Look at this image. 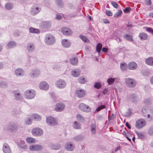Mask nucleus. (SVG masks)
Masks as SVG:
<instances>
[{
    "label": "nucleus",
    "instance_id": "nucleus-52",
    "mask_svg": "<svg viewBox=\"0 0 153 153\" xmlns=\"http://www.w3.org/2000/svg\"><path fill=\"white\" fill-rule=\"evenodd\" d=\"M32 120L29 118H27L25 121L27 125H30L32 123Z\"/></svg>",
    "mask_w": 153,
    "mask_h": 153
},
{
    "label": "nucleus",
    "instance_id": "nucleus-59",
    "mask_svg": "<svg viewBox=\"0 0 153 153\" xmlns=\"http://www.w3.org/2000/svg\"><path fill=\"white\" fill-rule=\"evenodd\" d=\"M80 38L83 40L84 42H86L87 40V38L81 35L80 36Z\"/></svg>",
    "mask_w": 153,
    "mask_h": 153
},
{
    "label": "nucleus",
    "instance_id": "nucleus-45",
    "mask_svg": "<svg viewBox=\"0 0 153 153\" xmlns=\"http://www.w3.org/2000/svg\"><path fill=\"white\" fill-rule=\"evenodd\" d=\"M33 119L35 121H39L41 120V117L40 116L36 114L33 115Z\"/></svg>",
    "mask_w": 153,
    "mask_h": 153
},
{
    "label": "nucleus",
    "instance_id": "nucleus-19",
    "mask_svg": "<svg viewBox=\"0 0 153 153\" xmlns=\"http://www.w3.org/2000/svg\"><path fill=\"white\" fill-rule=\"evenodd\" d=\"M13 93L15 99L17 100H20L22 99V95L19 91H15L13 92Z\"/></svg>",
    "mask_w": 153,
    "mask_h": 153
},
{
    "label": "nucleus",
    "instance_id": "nucleus-18",
    "mask_svg": "<svg viewBox=\"0 0 153 153\" xmlns=\"http://www.w3.org/2000/svg\"><path fill=\"white\" fill-rule=\"evenodd\" d=\"M18 145L21 149H27V146L25 144V141L21 140L18 143Z\"/></svg>",
    "mask_w": 153,
    "mask_h": 153
},
{
    "label": "nucleus",
    "instance_id": "nucleus-21",
    "mask_svg": "<svg viewBox=\"0 0 153 153\" xmlns=\"http://www.w3.org/2000/svg\"><path fill=\"white\" fill-rule=\"evenodd\" d=\"M41 9L40 8L33 7L31 10V14L33 15H35L39 13L41 11Z\"/></svg>",
    "mask_w": 153,
    "mask_h": 153
},
{
    "label": "nucleus",
    "instance_id": "nucleus-64",
    "mask_svg": "<svg viewBox=\"0 0 153 153\" xmlns=\"http://www.w3.org/2000/svg\"><path fill=\"white\" fill-rule=\"evenodd\" d=\"M108 49L106 48H103L102 49V51L104 52H107L108 51Z\"/></svg>",
    "mask_w": 153,
    "mask_h": 153
},
{
    "label": "nucleus",
    "instance_id": "nucleus-10",
    "mask_svg": "<svg viewBox=\"0 0 153 153\" xmlns=\"http://www.w3.org/2000/svg\"><path fill=\"white\" fill-rule=\"evenodd\" d=\"M75 94L79 98H82L85 96V92L83 89H77L76 91Z\"/></svg>",
    "mask_w": 153,
    "mask_h": 153
},
{
    "label": "nucleus",
    "instance_id": "nucleus-9",
    "mask_svg": "<svg viewBox=\"0 0 153 153\" xmlns=\"http://www.w3.org/2000/svg\"><path fill=\"white\" fill-rule=\"evenodd\" d=\"M46 122L48 125L51 126H55L57 123L55 119L51 116L47 118Z\"/></svg>",
    "mask_w": 153,
    "mask_h": 153
},
{
    "label": "nucleus",
    "instance_id": "nucleus-62",
    "mask_svg": "<svg viewBox=\"0 0 153 153\" xmlns=\"http://www.w3.org/2000/svg\"><path fill=\"white\" fill-rule=\"evenodd\" d=\"M102 93L104 94H106L108 93V90L107 89H104L102 91Z\"/></svg>",
    "mask_w": 153,
    "mask_h": 153
},
{
    "label": "nucleus",
    "instance_id": "nucleus-39",
    "mask_svg": "<svg viewBox=\"0 0 153 153\" xmlns=\"http://www.w3.org/2000/svg\"><path fill=\"white\" fill-rule=\"evenodd\" d=\"M73 127L74 128L77 129H80L81 128L80 125L76 121L74 122Z\"/></svg>",
    "mask_w": 153,
    "mask_h": 153
},
{
    "label": "nucleus",
    "instance_id": "nucleus-22",
    "mask_svg": "<svg viewBox=\"0 0 153 153\" xmlns=\"http://www.w3.org/2000/svg\"><path fill=\"white\" fill-rule=\"evenodd\" d=\"M49 147L51 149L58 150L61 148V146L59 144H55L53 143H51L49 145Z\"/></svg>",
    "mask_w": 153,
    "mask_h": 153
},
{
    "label": "nucleus",
    "instance_id": "nucleus-7",
    "mask_svg": "<svg viewBox=\"0 0 153 153\" xmlns=\"http://www.w3.org/2000/svg\"><path fill=\"white\" fill-rule=\"evenodd\" d=\"M79 108L81 111L85 112H89L91 110L90 107L83 103H81L79 105Z\"/></svg>",
    "mask_w": 153,
    "mask_h": 153
},
{
    "label": "nucleus",
    "instance_id": "nucleus-36",
    "mask_svg": "<svg viewBox=\"0 0 153 153\" xmlns=\"http://www.w3.org/2000/svg\"><path fill=\"white\" fill-rule=\"evenodd\" d=\"M91 133L92 134H94L96 132V125L95 124H92L91 127Z\"/></svg>",
    "mask_w": 153,
    "mask_h": 153
},
{
    "label": "nucleus",
    "instance_id": "nucleus-35",
    "mask_svg": "<svg viewBox=\"0 0 153 153\" xmlns=\"http://www.w3.org/2000/svg\"><path fill=\"white\" fill-rule=\"evenodd\" d=\"M127 65L126 62H123L120 63V67L122 71H126L127 69Z\"/></svg>",
    "mask_w": 153,
    "mask_h": 153
},
{
    "label": "nucleus",
    "instance_id": "nucleus-14",
    "mask_svg": "<svg viewBox=\"0 0 153 153\" xmlns=\"http://www.w3.org/2000/svg\"><path fill=\"white\" fill-rule=\"evenodd\" d=\"M43 148L41 145H31L29 147V149L32 151H39L41 150Z\"/></svg>",
    "mask_w": 153,
    "mask_h": 153
},
{
    "label": "nucleus",
    "instance_id": "nucleus-41",
    "mask_svg": "<svg viewBox=\"0 0 153 153\" xmlns=\"http://www.w3.org/2000/svg\"><path fill=\"white\" fill-rule=\"evenodd\" d=\"M102 47V44L100 43H98L97 45L96 48V51L98 53L99 55H100V53L101 51Z\"/></svg>",
    "mask_w": 153,
    "mask_h": 153
},
{
    "label": "nucleus",
    "instance_id": "nucleus-4",
    "mask_svg": "<svg viewBox=\"0 0 153 153\" xmlns=\"http://www.w3.org/2000/svg\"><path fill=\"white\" fill-rule=\"evenodd\" d=\"M24 95L26 98L31 99L35 97L36 93L33 90L30 89L24 92Z\"/></svg>",
    "mask_w": 153,
    "mask_h": 153
},
{
    "label": "nucleus",
    "instance_id": "nucleus-8",
    "mask_svg": "<svg viewBox=\"0 0 153 153\" xmlns=\"http://www.w3.org/2000/svg\"><path fill=\"white\" fill-rule=\"evenodd\" d=\"M18 128V125L13 123H9L7 126V129L11 132H14L16 131Z\"/></svg>",
    "mask_w": 153,
    "mask_h": 153
},
{
    "label": "nucleus",
    "instance_id": "nucleus-49",
    "mask_svg": "<svg viewBox=\"0 0 153 153\" xmlns=\"http://www.w3.org/2000/svg\"><path fill=\"white\" fill-rule=\"evenodd\" d=\"M148 133L151 136H153V125L149 128L148 131Z\"/></svg>",
    "mask_w": 153,
    "mask_h": 153
},
{
    "label": "nucleus",
    "instance_id": "nucleus-55",
    "mask_svg": "<svg viewBox=\"0 0 153 153\" xmlns=\"http://www.w3.org/2000/svg\"><path fill=\"white\" fill-rule=\"evenodd\" d=\"M146 30L148 32L153 35V29L151 27H147Z\"/></svg>",
    "mask_w": 153,
    "mask_h": 153
},
{
    "label": "nucleus",
    "instance_id": "nucleus-29",
    "mask_svg": "<svg viewBox=\"0 0 153 153\" xmlns=\"http://www.w3.org/2000/svg\"><path fill=\"white\" fill-rule=\"evenodd\" d=\"M119 79L117 78H110L108 79L107 82L109 85L112 84L115 81L118 82Z\"/></svg>",
    "mask_w": 153,
    "mask_h": 153
},
{
    "label": "nucleus",
    "instance_id": "nucleus-2",
    "mask_svg": "<svg viewBox=\"0 0 153 153\" xmlns=\"http://www.w3.org/2000/svg\"><path fill=\"white\" fill-rule=\"evenodd\" d=\"M146 124V121L143 119L137 120L135 123V127L137 129H140L144 127Z\"/></svg>",
    "mask_w": 153,
    "mask_h": 153
},
{
    "label": "nucleus",
    "instance_id": "nucleus-54",
    "mask_svg": "<svg viewBox=\"0 0 153 153\" xmlns=\"http://www.w3.org/2000/svg\"><path fill=\"white\" fill-rule=\"evenodd\" d=\"M101 83L100 82L96 83L94 85V87L98 89L100 88L101 87Z\"/></svg>",
    "mask_w": 153,
    "mask_h": 153
},
{
    "label": "nucleus",
    "instance_id": "nucleus-26",
    "mask_svg": "<svg viewBox=\"0 0 153 153\" xmlns=\"http://www.w3.org/2000/svg\"><path fill=\"white\" fill-rule=\"evenodd\" d=\"M153 102L152 99L148 98L145 99L143 101V104L147 106L151 105Z\"/></svg>",
    "mask_w": 153,
    "mask_h": 153
},
{
    "label": "nucleus",
    "instance_id": "nucleus-30",
    "mask_svg": "<svg viewBox=\"0 0 153 153\" xmlns=\"http://www.w3.org/2000/svg\"><path fill=\"white\" fill-rule=\"evenodd\" d=\"M71 63L74 65H76L78 63V60L76 56L72 57L70 59Z\"/></svg>",
    "mask_w": 153,
    "mask_h": 153
},
{
    "label": "nucleus",
    "instance_id": "nucleus-32",
    "mask_svg": "<svg viewBox=\"0 0 153 153\" xmlns=\"http://www.w3.org/2000/svg\"><path fill=\"white\" fill-rule=\"evenodd\" d=\"M139 37L141 40H146L148 37V36L145 33H140L139 35Z\"/></svg>",
    "mask_w": 153,
    "mask_h": 153
},
{
    "label": "nucleus",
    "instance_id": "nucleus-12",
    "mask_svg": "<svg viewBox=\"0 0 153 153\" xmlns=\"http://www.w3.org/2000/svg\"><path fill=\"white\" fill-rule=\"evenodd\" d=\"M75 148L74 144H71L70 143H66L65 146V149L68 151H73Z\"/></svg>",
    "mask_w": 153,
    "mask_h": 153
},
{
    "label": "nucleus",
    "instance_id": "nucleus-5",
    "mask_svg": "<svg viewBox=\"0 0 153 153\" xmlns=\"http://www.w3.org/2000/svg\"><path fill=\"white\" fill-rule=\"evenodd\" d=\"M32 134L35 136H40L43 133V130L39 128H36L32 129L31 131Z\"/></svg>",
    "mask_w": 153,
    "mask_h": 153
},
{
    "label": "nucleus",
    "instance_id": "nucleus-43",
    "mask_svg": "<svg viewBox=\"0 0 153 153\" xmlns=\"http://www.w3.org/2000/svg\"><path fill=\"white\" fill-rule=\"evenodd\" d=\"M79 82L81 84H83L87 82V80L84 77H79L78 79Z\"/></svg>",
    "mask_w": 153,
    "mask_h": 153
},
{
    "label": "nucleus",
    "instance_id": "nucleus-1",
    "mask_svg": "<svg viewBox=\"0 0 153 153\" xmlns=\"http://www.w3.org/2000/svg\"><path fill=\"white\" fill-rule=\"evenodd\" d=\"M55 39L54 36L51 34H47L46 35L45 39V42L47 45H50L54 43Z\"/></svg>",
    "mask_w": 153,
    "mask_h": 153
},
{
    "label": "nucleus",
    "instance_id": "nucleus-23",
    "mask_svg": "<svg viewBox=\"0 0 153 153\" xmlns=\"http://www.w3.org/2000/svg\"><path fill=\"white\" fill-rule=\"evenodd\" d=\"M3 149L4 153H11L10 148L7 143H5L4 144Z\"/></svg>",
    "mask_w": 153,
    "mask_h": 153
},
{
    "label": "nucleus",
    "instance_id": "nucleus-51",
    "mask_svg": "<svg viewBox=\"0 0 153 153\" xmlns=\"http://www.w3.org/2000/svg\"><path fill=\"white\" fill-rule=\"evenodd\" d=\"M7 84L5 82L1 81L0 82V87L1 88H4L7 87Z\"/></svg>",
    "mask_w": 153,
    "mask_h": 153
},
{
    "label": "nucleus",
    "instance_id": "nucleus-42",
    "mask_svg": "<svg viewBox=\"0 0 153 153\" xmlns=\"http://www.w3.org/2000/svg\"><path fill=\"white\" fill-rule=\"evenodd\" d=\"M5 8L7 9L10 10L13 8V5L12 3H8L5 4Z\"/></svg>",
    "mask_w": 153,
    "mask_h": 153
},
{
    "label": "nucleus",
    "instance_id": "nucleus-27",
    "mask_svg": "<svg viewBox=\"0 0 153 153\" xmlns=\"http://www.w3.org/2000/svg\"><path fill=\"white\" fill-rule=\"evenodd\" d=\"M72 76L74 77H78L80 74V71L78 70H74L71 71Z\"/></svg>",
    "mask_w": 153,
    "mask_h": 153
},
{
    "label": "nucleus",
    "instance_id": "nucleus-15",
    "mask_svg": "<svg viewBox=\"0 0 153 153\" xmlns=\"http://www.w3.org/2000/svg\"><path fill=\"white\" fill-rule=\"evenodd\" d=\"M129 100L130 101L134 103H136L140 100L139 98L134 94H132L130 95Z\"/></svg>",
    "mask_w": 153,
    "mask_h": 153
},
{
    "label": "nucleus",
    "instance_id": "nucleus-60",
    "mask_svg": "<svg viewBox=\"0 0 153 153\" xmlns=\"http://www.w3.org/2000/svg\"><path fill=\"white\" fill-rule=\"evenodd\" d=\"M62 16L59 14H57L56 16V19L58 20H60L62 19Z\"/></svg>",
    "mask_w": 153,
    "mask_h": 153
},
{
    "label": "nucleus",
    "instance_id": "nucleus-50",
    "mask_svg": "<svg viewBox=\"0 0 153 153\" xmlns=\"http://www.w3.org/2000/svg\"><path fill=\"white\" fill-rule=\"evenodd\" d=\"M122 13V11L121 10H118L114 15V17H118L119 16H120Z\"/></svg>",
    "mask_w": 153,
    "mask_h": 153
},
{
    "label": "nucleus",
    "instance_id": "nucleus-11",
    "mask_svg": "<svg viewBox=\"0 0 153 153\" xmlns=\"http://www.w3.org/2000/svg\"><path fill=\"white\" fill-rule=\"evenodd\" d=\"M61 31L63 34L65 35H71L72 34V32L69 28L64 27L61 29Z\"/></svg>",
    "mask_w": 153,
    "mask_h": 153
},
{
    "label": "nucleus",
    "instance_id": "nucleus-48",
    "mask_svg": "<svg viewBox=\"0 0 153 153\" xmlns=\"http://www.w3.org/2000/svg\"><path fill=\"white\" fill-rule=\"evenodd\" d=\"M76 117L78 120L82 122H84V118L80 114H78L76 115Z\"/></svg>",
    "mask_w": 153,
    "mask_h": 153
},
{
    "label": "nucleus",
    "instance_id": "nucleus-17",
    "mask_svg": "<svg viewBox=\"0 0 153 153\" xmlns=\"http://www.w3.org/2000/svg\"><path fill=\"white\" fill-rule=\"evenodd\" d=\"M39 87L42 89L47 90L49 88V86L46 82H42L40 83L39 85Z\"/></svg>",
    "mask_w": 153,
    "mask_h": 153
},
{
    "label": "nucleus",
    "instance_id": "nucleus-63",
    "mask_svg": "<svg viewBox=\"0 0 153 153\" xmlns=\"http://www.w3.org/2000/svg\"><path fill=\"white\" fill-rule=\"evenodd\" d=\"M147 115V117H148L150 119V120H153V119H151V114H146L145 113L143 114V115L145 117H146V115Z\"/></svg>",
    "mask_w": 153,
    "mask_h": 153
},
{
    "label": "nucleus",
    "instance_id": "nucleus-53",
    "mask_svg": "<svg viewBox=\"0 0 153 153\" xmlns=\"http://www.w3.org/2000/svg\"><path fill=\"white\" fill-rule=\"evenodd\" d=\"M105 105H101L98 107L96 109V111H99L100 110L104 108H105Z\"/></svg>",
    "mask_w": 153,
    "mask_h": 153
},
{
    "label": "nucleus",
    "instance_id": "nucleus-33",
    "mask_svg": "<svg viewBox=\"0 0 153 153\" xmlns=\"http://www.w3.org/2000/svg\"><path fill=\"white\" fill-rule=\"evenodd\" d=\"M135 133L137 135L138 138L140 139H144L145 137V134L143 132H139L137 131L135 132Z\"/></svg>",
    "mask_w": 153,
    "mask_h": 153
},
{
    "label": "nucleus",
    "instance_id": "nucleus-16",
    "mask_svg": "<svg viewBox=\"0 0 153 153\" xmlns=\"http://www.w3.org/2000/svg\"><path fill=\"white\" fill-rule=\"evenodd\" d=\"M137 64L134 62H130L128 64V69L131 70H134L137 68Z\"/></svg>",
    "mask_w": 153,
    "mask_h": 153
},
{
    "label": "nucleus",
    "instance_id": "nucleus-31",
    "mask_svg": "<svg viewBox=\"0 0 153 153\" xmlns=\"http://www.w3.org/2000/svg\"><path fill=\"white\" fill-rule=\"evenodd\" d=\"M146 64L149 65L153 66V58L149 57L145 60Z\"/></svg>",
    "mask_w": 153,
    "mask_h": 153
},
{
    "label": "nucleus",
    "instance_id": "nucleus-46",
    "mask_svg": "<svg viewBox=\"0 0 153 153\" xmlns=\"http://www.w3.org/2000/svg\"><path fill=\"white\" fill-rule=\"evenodd\" d=\"M83 138V136L81 135H79L76 136L74 138V140L77 141L80 140Z\"/></svg>",
    "mask_w": 153,
    "mask_h": 153
},
{
    "label": "nucleus",
    "instance_id": "nucleus-25",
    "mask_svg": "<svg viewBox=\"0 0 153 153\" xmlns=\"http://www.w3.org/2000/svg\"><path fill=\"white\" fill-rule=\"evenodd\" d=\"M149 111H150V114H151V119H153V110L149 109L147 110L144 107H143L142 108V111L143 114H145L146 112L148 113Z\"/></svg>",
    "mask_w": 153,
    "mask_h": 153
},
{
    "label": "nucleus",
    "instance_id": "nucleus-56",
    "mask_svg": "<svg viewBox=\"0 0 153 153\" xmlns=\"http://www.w3.org/2000/svg\"><path fill=\"white\" fill-rule=\"evenodd\" d=\"M131 10V9L129 7H127L124 10V12L126 13H128L130 12Z\"/></svg>",
    "mask_w": 153,
    "mask_h": 153
},
{
    "label": "nucleus",
    "instance_id": "nucleus-13",
    "mask_svg": "<svg viewBox=\"0 0 153 153\" xmlns=\"http://www.w3.org/2000/svg\"><path fill=\"white\" fill-rule=\"evenodd\" d=\"M65 108V105L62 103H58L56 104L55 108L56 111L60 112L63 110Z\"/></svg>",
    "mask_w": 153,
    "mask_h": 153
},
{
    "label": "nucleus",
    "instance_id": "nucleus-61",
    "mask_svg": "<svg viewBox=\"0 0 153 153\" xmlns=\"http://www.w3.org/2000/svg\"><path fill=\"white\" fill-rule=\"evenodd\" d=\"M106 14L109 16H111L112 15V13L110 11L106 10Z\"/></svg>",
    "mask_w": 153,
    "mask_h": 153
},
{
    "label": "nucleus",
    "instance_id": "nucleus-20",
    "mask_svg": "<svg viewBox=\"0 0 153 153\" xmlns=\"http://www.w3.org/2000/svg\"><path fill=\"white\" fill-rule=\"evenodd\" d=\"M40 74V71L38 69H36L33 70L30 73V76L32 78H35L37 76Z\"/></svg>",
    "mask_w": 153,
    "mask_h": 153
},
{
    "label": "nucleus",
    "instance_id": "nucleus-38",
    "mask_svg": "<svg viewBox=\"0 0 153 153\" xmlns=\"http://www.w3.org/2000/svg\"><path fill=\"white\" fill-rule=\"evenodd\" d=\"M26 141L29 143H34L36 142V140L34 138L30 137L27 138Z\"/></svg>",
    "mask_w": 153,
    "mask_h": 153
},
{
    "label": "nucleus",
    "instance_id": "nucleus-37",
    "mask_svg": "<svg viewBox=\"0 0 153 153\" xmlns=\"http://www.w3.org/2000/svg\"><path fill=\"white\" fill-rule=\"evenodd\" d=\"M30 32L32 33H39V30L37 29H35L32 27H30L29 29Z\"/></svg>",
    "mask_w": 153,
    "mask_h": 153
},
{
    "label": "nucleus",
    "instance_id": "nucleus-24",
    "mask_svg": "<svg viewBox=\"0 0 153 153\" xmlns=\"http://www.w3.org/2000/svg\"><path fill=\"white\" fill-rule=\"evenodd\" d=\"M62 46L65 48H68L71 46L70 42L66 39L62 40Z\"/></svg>",
    "mask_w": 153,
    "mask_h": 153
},
{
    "label": "nucleus",
    "instance_id": "nucleus-28",
    "mask_svg": "<svg viewBox=\"0 0 153 153\" xmlns=\"http://www.w3.org/2000/svg\"><path fill=\"white\" fill-rule=\"evenodd\" d=\"M15 74L17 76H21L24 74L23 71L21 69L18 68L15 71Z\"/></svg>",
    "mask_w": 153,
    "mask_h": 153
},
{
    "label": "nucleus",
    "instance_id": "nucleus-34",
    "mask_svg": "<svg viewBox=\"0 0 153 153\" xmlns=\"http://www.w3.org/2000/svg\"><path fill=\"white\" fill-rule=\"evenodd\" d=\"M35 47L32 44H29L27 45V49L29 52H32L34 50Z\"/></svg>",
    "mask_w": 153,
    "mask_h": 153
},
{
    "label": "nucleus",
    "instance_id": "nucleus-47",
    "mask_svg": "<svg viewBox=\"0 0 153 153\" xmlns=\"http://www.w3.org/2000/svg\"><path fill=\"white\" fill-rule=\"evenodd\" d=\"M56 2L58 6L61 7L62 6L63 3L61 0H56Z\"/></svg>",
    "mask_w": 153,
    "mask_h": 153
},
{
    "label": "nucleus",
    "instance_id": "nucleus-6",
    "mask_svg": "<svg viewBox=\"0 0 153 153\" xmlns=\"http://www.w3.org/2000/svg\"><path fill=\"white\" fill-rule=\"evenodd\" d=\"M55 85L58 88L62 89L65 88L66 85V83L63 79H60L55 82Z\"/></svg>",
    "mask_w": 153,
    "mask_h": 153
},
{
    "label": "nucleus",
    "instance_id": "nucleus-58",
    "mask_svg": "<svg viewBox=\"0 0 153 153\" xmlns=\"http://www.w3.org/2000/svg\"><path fill=\"white\" fill-rule=\"evenodd\" d=\"M132 113L131 110L130 109H128V111L126 113V116L127 117H129L131 115Z\"/></svg>",
    "mask_w": 153,
    "mask_h": 153
},
{
    "label": "nucleus",
    "instance_id": "nucleus-40",
    "mask_svg": "<svg viewBox=\"0 0 153 153\" xmlns=\"http://www.w3.org/2000/svg\"><path fill=\"white\" fill-rule=\"evenodd\" d=\"M124 38L128 40L131 41H133V38L132 36L128 34H125L124 36Z\"/></svg>",
    "mask_w": 153,
    "mask_h": 153
},
{
    "label": "nucleus",
    "instance_id": "nucleus-44",
    "mask_svg": "<svg viewBox=\"0 0 153 153\" xmlns=\"http://www.w3.org/2000/svg\"><path fill=\"white\" fill-rule=\"evenodd\" d=\"M16 45L15 42L13 41H10L7 44V46L8 48H10L14 47Z\"/></svg>",
    "mask_w": 153,
    "mask_h": 153
},
{
    "label": "nucleus",
    "instance_id": "nucleus-57",
    "mask_svg": "<svg viewBox=\"0 0 153 153\" xmlns=\"http://www.w3.org/2000/svg\"><path fill=\"white\" fill-rule=\"evenodd\" d=\"M111 4L115 8H117L118 5L114 1H112L111 2Z\"/></svg>",
    "mask_w": 153,
    "mask_h": 153
},
{
    "label": "nucleus",
    "instance_id": "nucleus-3",
    "mask_svg": "<svg viewBox=\"0 0 153 153\" xmlns=\"http://www.w3.org/2000/svg\"><path fill=\"white\" fill-rule=\"evenodd\" d=\"M125 84L127 86L130 88L135 87L136 82L134 79L128 78L125 79Z\"/></svg>",
    "mask_w": 153,
    "mask_h": 153
}]
</instances>
